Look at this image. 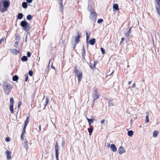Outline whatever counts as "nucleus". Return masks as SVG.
Instances as JSON below:
<instances>
[{
  "mask_svg": "<svg viewBox=\"0 0 160 160\" xmlns=\"http://www.w3.org/2000/svg\"><path fill=\"white\" fill-rule=\"evenodd\" d=\"M146 116L145 122L146 123H148L149 121V120L148 118L149 112H146Z\"/></svg>",
  "mask_w": 160,
  "mask_h": 160,
  "instance_id": "4468645a",
  "label": "nucleus"
},
{
  "mask_svg": "<svg viewBox=\"0 0 160 160\" xmlns=\"http://www.w3.org/2000/svg\"><path fill=\"white\" fill-rule=\"evenodd\" d=\"M108 105L109 106H112L113 105V103L112 100H110L109 101Z\"/></svg>",
  "mask_w": 160,
  "mask_h": 160,
  "instance_id": "2f4dec72",
  "label": "nucleus"
},
{
  "mask_svg": "<svg viewBox=\"0 0 160 160\" xmlns=\"http://www.w3.org/2000/svg\"><path fill=\"white\" fill-rule=\"evenodd\" d=\"M18 43L17 42H16L14 43V45H18Z\"/></svg>",
  "mask_w": 160,
  "mask_h": 160,
  "instance_id": "052dcab7",
  "label": "nucleus"
},
{
  "mask_svg": "<svg viewBox=\"0 0 160 160\" xmlns=\"http://www.w3.org/2000/svg\"><path fill=\"white\" fill-rule=\"evenodd\" d=\"M50 62V60L49 61V62ZM49 63H50V62H49L48 66V67H47L46 68V69H48V70L49 68Z\"/></svg>",
  "mask_w": 160,
  "mask_h": 160,
  "instance_id": "603ef678",
  "label": "nucleus"
},
{
  "mask_svg": "<svg viewBox=\"0 0 160 160\" xmlns=\"http://www.w3.org/2000/svg\"><path fill=\"white\" fill-rule=\"evenodd\" d=\"M125 40V38H121V41H123L124 40Z\"/></svg>",
  "mask_w": 160,
  "mask_h": 160,
  "instance_id": "680f3d73",
  "label": "nucleus"
},
{
  "mask_svg": "<svg viewBox=\"0 0 160 160\" xmlns=\"http://www.w3.org/2000/svg\"><path fill=\"white\" fill-rule=\"evenodd\" d=\"M90 68L92 69H93L95 68V65L94 64L93 65H92V63H90L89 64Z\"/></svg>",
  "mask_w": 160,
  "mask_h": 160,
  "instance_id": "e433bc0d",
  "label": "nucleus"
},
{
  "mask_svg": "<svg viewBox=\"0 0 160 160\" xmlns=\"http://www.w3.org/2000/svg\"><path fill=\"white\" fill-rule=\"evenodd\" d=\"M51 68H53L54 70H55V67L54 66H53L52 65Z\"/></svg>",
  "mask_w": 160,
  "mask_h": 160,
  "instance_id": "0e129e2a",
  "label": "nucleus"
},
{
  "mask_svg": "<svg viewBox=\"0 0 160 160\" xmlns=\"http://www.w3.org/2000/svg\"><path fill=\"white\" fill-rule=\"evenodd\" d=\"M32 18V17L31 15L29 14L28 15L27 17V19L29 20H30Z\"/></svg>",
  "mask_w": 160,
  "mask_h": 160,
  "instance_id": "c85d7f7f",
  "label": "nucleus"
},
{
  "mask_svg": "<svg viewBox=\"0 0 160 160\" xmlns=\"http://www.w3.org/2000/svg\"><path fill=\"white\" fill-rule=\"evenodd\" d=\"M27 55L28 57H30L31 56V53L29 52H28L27 53Z\"/></svg>",
  "mask_w": 160,
  "mask_h": 160,
  "instance_id": "37998d69",
  "label": "nucleus"
},
{
  "mask_svg": "<svg viewBox=\"0 0 160 160\" xmlns=\"http://www.w3.org/2000/svg\"><path fill=\"white\" fill-rule=\"evenodd\" d=\"M77 70V66H76L74 68V70Z\"/></svg>",
  "mask_w": 160,
  "mask_h": 160,
  "instance_id": "69168bd1",
  "label": "nucleus"
},
{
  "mask_svg": "<svg viewBox=\"0 0 160 160\" xmlns=\"http://www.w3.org/2000/svg\"><path fill=\"white\" fill-rule=\"evenodd\" d=\"M78 70H74V72L75 73V74L76 75H78Z\"/></svg>",
  "mask_w": 160,
  "mask_h": 160,
  "instance_id": "c03bdc74",
  "label": "nucleus"
},
{
  "mask_svg": "<svg viewBox=\"0 0 160 160\" xmlns=\"http://www.w3.org/2000/svg\"><path fill=\"white\" fill-rule=\"evenodd\" d=\"M59 147L58 142H56L55 144V150L56 158L57 160H59L58 158V151Z\"/></svg>",
  "mask_w": 160,
  "mask_h": 160,
  "instance_id": "7ed1b4c3",
  "label": "nucleus"
},
{
  "mask_svg": "<svg viewBox=\"0 0 160 160\" xmlns=\"http://www.w3.org/2000/svg\"><path fill=\"white\" fill-rule=\"evenodd\" d=\"M25 81L27 82L28 79V75L27 74H25Z\"/></svg>",
  "mask_w": 160,
  "mask_h": 160,
  "instance_id": "72a5a7b5",
  "label": "nucleus"
},
{
  "mask_svg": "<svg viewBox=\"0 0 160 160\" xmlns=\"http://www.w3.org/2000/svg\"><path fill=\"white\" fill-rule=\"evenodd\" d=\"M59 11L61 12H62L63 11V6L62 5V3L61 2H60V7H59Z\"/></svg>",
  "mask_w": 160,
  "mask_h": 160,
  "instance_id": "b1692460",
  "label": "nucleus"
},
{
  "mask_svg": "<svg viewBox=\"0 0 160 160\" xmlns=\"http://www.w3.org/2000/svg\"><path fill=\"white\" fill-rule=\"evenodd\" d=\"M10 138L9 137H7L6 138V141L7 142H8L10 141Z\"/></svg>",
  "mask_w": 160,
  "mask_h": 160,
  "instance_id": "de8ad7c7",
  "label": "nucleus"
},
{
  "mask_svg": "<svg viewBox=\"0 0 160 160\" xmlns=\"http://www.w3.org/2000/svg\"><path fill=\"white\" fill-rule=\"evenodd\" d=\"M10 104H13L14 102V100L13 98H11L10 99Z\"/></svg>",
  "mask_w": 160,
  "mask_h": 160,
  "instance_id": "7c9ffc66",
  "label": "nucleus"
},
{
  "mask_svg": "<svg viewBox=\"0 0 160 160\" xmlns=\"http://www.w3.org/2000/svg\"><path fill=\"white\" fill-rule=\"evenodd\" d=\"M131 81H129L128 82V84L129 85H130L131 84Z\"/></svg>",
  "mask_w": 160,
  "mask_h": 160,
  "instance_id": "338daca9",
  "label": "nucleus"
},
{
  "mask_svg": "<svg viewBox=\"0 0 160 160\" xmlns=\"http://www.w3.org/2000/svg\"><path fill=\"white\" fill-rule=\"evenodd\" d=\"M133 134V132L132 130H130L128 132V135L129 137H132Z\"/></svg>",
  "mask_w": 160,
  "mask_h": 160,
  "instance_id": "f3484780",
  "label": "nucleus"
},
{
  "mask_svg": "<svg viewBox=\"0 0 160 160\" xmlns=\"http://www.w3.org/2000/svg\"><path fill=\"white\" fill-rule=\"evenodd\" d=\"M12 80L14 81H17L18 79V77L17 75L14 76L12 77Z\"/></svg>",
  "mask_w": 160,
  "mask_h": 160,
  "instance_id": "412c9836",
  "label": "nucleus"
},
{
  "mask_svg": "<svg viewBox=\"0 0 160 160\" xmlns=\"http://www.w3.org/2000/svg\"><path fill=\"white\" fill-rule=\"evenodd\" d=\"M4 40V38H3L1 39H0V45L2 43Z\"/></svg>",
  "mask_w": 160,
  "mask_h": 160,
  "instance_id": "a18cd8bd",
  "label": "nucleus"
},
{
  "mask_svg": "<svg viewBox=\"0 0 160 160\" xmlns=\"http://www.w3.org/2000/svg\"><path fill=\"white\" fill-rule=\"evenodd\" d=\"M113 9L115 10L116 11L119 10L118 5L117 4H113Z\"/></svg>",
  "mask_w": 160,
  "mask_h": 160,
  "instance_id": "2eb2a0df",
  "label": "nucleus"
},
{
  "mask_svg": "<svg viewBox=\"0 0 160 160\" xmlns=\"http://www.w3.org/2000/svg\"><path fill=\"white\" fill-rule=\"evenodd\" d=\"M130 33H128V32H127V33H126L125 34V36L126 37H128L129 35H130Z\"/></svg>",
  "mask_w": 160,
  "mask_h": 160,
  "instance_id": "09e8293b",
  "label": "nucleus"
},
{
  "mask_svg": "<svg viewBox=\"0 0 160 160\" xmlns=\"http://www.w3.org/2000/svg\"><path fill=\"white\" fill-rule=\"evenodd\" d=\"M10 3L9 0H5L3 2V5L4 8H8L10 6Z\"/></svg>",
  "mask_w": 160,
  "mask_h": 160,
  "instance_id": "423d86ee",
  "label": "nucleus"
},
{
  "mask_svg": "<svg viewBox=\"0 0 160 160\" xmlns=\"http://www.w3.org/2000/svg\"><path fill=\"white\" fill-rule=\"evenodd\" d=\"M28 5L27 2H23L22 3V7L24 9H26L27 8Z\"/></svg>",
  "mask_w": 160,
  "mask_h": 160,
  "instance_id": "dca6fc26",
  "label": "nucleus"
},
{
  "mask_svg": "<svg viewBox=\"0 0 160 160\" xmlns=\"http://www.w3.org/2000/svg\"><path fill=\"white\" fill-rule=\"evenodd\" d=\"M131 27L129 29L128 31V33H129L130 34L131 33Z\"/></svg>",
  "mask_w": 160,
  "mask_h": 160,
  "instance_id": "6e6d98bb",
  "label": "nucleus"
},
{
  "mask_svg": "<svg viewBox=\"0 0 160 160\" xmlns=\"http://www.w3.org/2000/svg\"><path fill=\"white\" fill-rule=\"evenodd\" d=\"M21 139H22V140H24V138H23V137H22V136H21Z\"/></svg>",
  "mask_w": 160,
  "mask_h": 160,
  "instance_id": "774afa93",
  "label": "nucleus"
},
{
  "mask_svg": "<svg viewBox=\"0 0 160 160\" xmlns=\"http://www.w3.org/2000/svg\"><path fill=\"white\" fill-rule=\"evenodd\" d=\"M91 13L92 14V15H93V17L94 18H96L97 15V13L91 10Z\"/></svg>",
  "mask_w": 160,
  "mask_h": 160,
  "instance_id": "cd10ccee",
  "label": "nucleus"
},
{
  "mask_svg": "<svg viewBox=\"0 0 160 160\" xmlns=\"http://www.w3.org/2000/svg\"><path fill=\"white\" fill-rule=\"evenodd\" d=\"M157 6H156V10L159 16H160V0H156Z\"/></svg>",
  "mask_w": 160,
  "mask_h": 160,
  "instance_id": "39448f33",
  "label": "nucleus"
},
{
  "mask_svg": "<svg viewBox=\"0 0 160 160\" xmlns=\"http://www.w3.org/2000/svg\"><path fill=\"white\" fill-rule=\"evenodd\" d=\"M87 119L88 121V123L89 125H90L91 124L93 123V120L92 118L89 119L87 117Z\"/></svg>",
  "mask_w": 160,
  "mask_h": 160,
  "instance_id": "a211bd4d",
  "label": "nucleus"
},
{
  "mask_svg": "<svg viewBox=\"0 0 160 160\" xmlns=\"http://www.w3.org/2000/svg\"><path fill=\"white\" fill-rule=\"evenodd\" d=\"M10 111L11 112V113H14L13 104H10Z\"/></svg>",
  "mask_w": 160,
  "mask_h": 160,
  "instance_id": "6ab92c4d",
  "label": "nucleus"
},
{
  "mask_svg": "<svg viewBox=\"0 0 160 160\" xmlns=\"http://www.w3.org/2000/svg\"><path fill=\"white\" fill-rule=\"evenodd\" d=\"M80 36H81V34H80L79 33H78V35L77 36L75 37V38H76L75 41H76V43H79V41H80L79 39L80 38Z\"/></svg>",
  "mask_w": 160,
  "mask_h": 160,
  "instance_id": "9b49d317",
  "label": "nucleus"
},
{
  "mask_svg": "<svg viewBox=\"0 0 160 160\" xmlns=\"http://www.w3.org/2000/svg\"><path fill=\"white\" fill-rule=\"evenodd\" d=\"M29 117H28L25 121L24 122V125H27V124L29 123Z\"/></svg>",
  "mask_w": 160,
  "mask_h": 160,
  "instance_id": "a878e982",
  "label": "nucleus"
},
{
  "mask_svg": "<svg viewBox=\"0 0 160 160\" xmlns=\"http://www.w3.org/2000/svg\"><path fill=\"white\" fill-rule=\"evenodd\" d=\"M111 149L113 152H115L117 151V148L113 144H112L111 145Z\"/></svg>",
  "mask_w": 160,
  "mask_h": 160,
  "instance_id": "1a4fd4ad",
  "label": "nucleus"
},
{
  "mask_svg": "<svg viewBox=\"0 0 160 160\" xmlns=\"http://www.w3.org/2000/svg\"><path fill=\"white\" fill-rule=\"evenodd\" d=\"M39 132H40L41 130V126L40 125H39Z\"/></svg>",
  "mask_w": 160,
  "mask_h": 160,
  "instance_id": "3c124183",
  "label": "nucleus"
},
{
  "mask_svg": "<svg viewBox=\"0 0 160 160\" xmlns=\"http://www.w3.org/2000/svg\"><path fill=\"white\" fill-rule=\"evenodd\" d=\"M82 52H83L84 53V54L83 55L82 54V57H83L85 55V48H84V46H83V49H82Z\"/></svg>",
  "mask_w": 160,
  "mask_h": 160,
  "instance_id": "a19ab883",
  "label": "nucleus"
},
{
  "mask_svg": "<svg viewBox=\"0 0 160 160\" xmlns=\"http://www.w3.org/2000/svg\"><path fill=\"white\" fill-rule=\"evenodd\" d=\"M62 143L61 146H62V148H63L65 146V139L63 138H62Z\"/></svg>",
  "mask_w": 160,
  "mask_h": 160,
  "instance_id": "5701e85b",
  "label": "nucleus"
},
{
  "mask_svg": "<svg viewBox=\"0 0 160 160\" xmlns=\"http://www.w3.org/2000/svg\"><path fill=\"white\" fill-rule=\"evenodd\" d=\"M135 86H136V85H135V83H134L133 84V85H132V88H135Z\"/></svg>",
  "mask_w": 160,
  "mask_h": 160,
  "instance_id": "864d4df0",
  "label": "nucleus"
},
{
  "mask_svg": "<svg viewBox=\"0 0 160 160\" xmlns=\"http://www.w3.org/2000/svg\"><path fill=\"white\" fill-rule=\"evenodd\" d=\"M101 51L103 54H105V50L103 48H101Z\"/></svg>",
  "mask_w": 160,
  "mask_h": 160,
  "instance_id": "f704fd0d",
  "label": "nucleus"
},
{
  "mask_svg": "<svg viewBox=\"0 0 160 160\" xmlns=\"http://www.w3.org/2000/svg\"><path fill=\"white\" fill-rule=\"evenodd\" d=\"M103 22V20L102 19H99L97 21V22L98 23H100Z\"/></svg>",
  "mask_w": 160,
  "mask_h": 160,
  "instance_id": "ea45409f",
  "label": "nucleus"
},
{
  "mask_svg": "<svg viewBox=\"0 0 160 160\" xmlns=\"http://www.w3.org/2000/svg\"><path fill=\"white\" fill-rule=\"evenodd\" d=\"M22 104V102L21 101H19L18 102V109H19L20 108Z\"/></svg>",
  "mask_w": 160,
  "mask_h": 160,
  "instance_id": "58836bf2",
  "label": "nucleus"
},
{
  "mask_svg": "<svg viewBox=\"0 0 160 160\" xmlns=\"http://www.w3.org/2000/svg\"><path fill=\"white\" fill-rule=\"evenodd\" d=\"M105 120L104 119H103L101 121V124H103Z\"/></svg>",
  "mask_w": 160,
  "mask_h": 160,
  "instance_id": "8fccbe9b",
  "label": "nucleus"
},
{
  "mask_svg": "<svg viewBox=\"0 0 160 160\" xmlns=\"http://www.w3.org/2000/svg\"><path fill=\"white\" fill-rule=\"evenodd\" d=\"M24 133H24V132H22V133H21V136H22V137H23V136L24 135Z\"/></svg>",
  "mask_w": 160,
  "mask_h": 160,
  "instance_id": "4d7b16f0",
  "label": "nucleus"
},
{
  "mask_svg": "<svg viewBox=\"0 0 160 160\" xmlns=\"http://www.w3.org/2000/svg\"><path fill=\"white\" fill-rule=\"evenodd\" d=\"M49 101V98H48L47 97L46 103L45 104V107H46V106L47 105V104H48V103Z\"/></svg>",
  "mask_w": 160,
  "mask_h": 160,
  "instance_id": "473e14b6",
  "label": "nucleus"
},
{
  "mask_svg": "<svg viewBox=\"0 0 160 160\" xmlns=\"http://www.w3.org/2000/svg\"><path fill=\"white\" fill-rule=\"evenodd\" d=\"M5 154H6L7 159L8 160H10L11 158V152L8 151H7L5 153Z\"/></svg>",
  "mask_w": 160,
  "mask_h": 160,
  "instance_id": "9d476101",
  "label": "nucleus"
},
{
  "mask_svg": "<svg viewBox=\"0 0 160 160\" xmlns=\"http://www.w3.org/2000/svg\"><path fill=\"white\" fill-rule=\"evenodd\" d=\"M3 87L5 93L7 95L9 94L12 89V87L10 84L4 81L3 83Z\"/></svg>",
  "mask_w": 160,
  "mask_h": 160,
  "instance_id": "f257e3e1",
  "label": "nucleus"
},
{
  "mask_svg": "<svg viewBox=\"0 0 160 160\" xmlns=\"http://www.w3.org/2000/svg\"><path fill=\"white\" fill-rule=\"evenodd\" d=\"M118 151H119V153L120 154H121L125 152L124 148L122 147H120L118 149Z\"/></svg>",
  "mask_w": 160,
  "mask_h": 160,
  "instance_id": "6e6552de",
  "label": "nucleus"
},
{
  "mask_svg": "<svg viewBox=\"0 0 160 160\" xmlns=\"http://www.w3.org/2000/svg\"><path fill=\"white\" fill-rule=\"evenodd\" d=\"M96 40L95 38H92L90 39L89 43L91 45H93L95 43Z\"/></svg>",
  "mask_w": 160,
  "mask_h": 160,
  "instance_id": "f8f14e48",
  "label": "nucleus"
},
{
  "mask_svg": "<svg viewBox=\"0 0 160 160\" xmlns=\"http://www.w3.org/2000/svg\"><path fill=\"white\" fill-rule=\"evenodd\" d=\"M89 36H86V42H87V43H88V41L89 39ZM87 45L88 46V45H89V44L88 43H87Z\"/></svg>",
  "mask_w": 160,
  "mask_h": 160,
  "instance_id": "79ce46f5",
  "label": "nucleus"
},
{
  "mask_svg": "<svg viewBox=\"0 0 160 160\" xmlns=\"http://www.w3.org/2000/svg\"><path fill=\"white\" fill-rule=\"evenodd\" d=\"M20 25L23 28V29L26 32L30 30V26L28 23L25 20L22 21Z\"/></svg>",
  "mask_w": 160,
  "mask_h": 160,
  "instance_id": "f03ea898",
  "label": "nucleus"
},
{
  "mask_svg": "<svg viewBox=\"0 0 160 160\" xmlns=\"http://www.w3.org/2000/svg\"><path fill=\"white\" fill-rule=\"evenodd\" d=\"M82 73L81 72H78V75H76V76H77L78 79V82L79 83H80V81L81 80V79L82 78Z\"/></svg>",
  "mask_w": 160,
  "mask_h": 160,
  "instance_id": "0eeeda50",
  "label": "nucleus"
},
{
  "mask_svg": "<svg viewBox=\"0 0 160 160\" xmlns=\"http://www.w3.org/2000/svg\"><path fill=\"white\" fill-rule=\"evenodd\" d=\"M25 144L26 145V146L28 145V142L27 141H25Z\"/></svg>",
  "mask_w": 160,
  "mask_h": 160,
  "instance_id": "e2e57ef3",
  "label": "nucleus"
},
{
  "mask_svg": "<svg viewBox=\"0 0 160 160\" xmlns=\"http://www.w3.org/2000/svg\"><path fill=\"white\" fill-rule=\"evenodd\" d=\"M86 36H90V34H88V32L87 31H86Z\"/></svg>",
  "mask_w": 160,
  "mask_h": 160,
  "instance_id": "5fc2aeb1",
  "label": "nucleus"
},
{
  "mask_svg": "<svg viewBox=\"0 0 160 160\" xmlns=\"http://www.w3.org/2000/svg\"><path fill=\"white\" fill-rule=\"evenodd\" d=\"M93 128L91 127L90 128L88 129V132L90 135H91V133L92 132Z\"/></svg>",
  "mask_w": 160,
  "mask_h": 160,
  "instance_id": "bb28decb",
  "label": "nucleus"
},
{
  "mask_svg": "<svg viewBox=\"0 0 160 160\" xmlns=\"http://www.w3.org/2000/svg\"><path fill=\"white\" fill-rule=\"evenodd\" d=\"M15 39L17 40H19L20 38V36L18 34H16L15 35Z\"/></svg>",
  "mask_w": 160,
  "mask_h": 160,
  "instance_id": "c756f323",
  "label": "nucleus"
},
{
  "mask_svg": "<svg viewBox=\"0 0 160 160\" xmlns=\"http://www.w3.org/2000/svg\"><path fill=\"white\" fill-rule=\"evenodd\" d=\"M27 2L28 3H31L32 2V0H26Z\"/></svg>",
  "mask_w": 160,
  "mask_h": 160,
  "instance_id": "49530a36",
  "label": "nucleus"
},
{
  "mask_svg": "<svg viewBox=\"0 0 160 160\" xmlns=\"http://www.w3.org/2000/svg\"><path fill=\"white\" fill-rule=\"evenodd\" d=\"M158 132L157 131H154L153 133V136L154 137H156L158 135Z\"/></svg>",
  "mask_w": 160,
  "mask_h": 160,
  "instance_id": "393cba45",
  "label": "nucleus"
},
{
  "mask_svg": "<svg viewBox=\"0 0 160 160\" xmlns=\"http://www.w3.org/2000/svg\"><path fill=\"white\" fill-rule=\"evenodd\" d=\"M21 60L23 61H26L28 60V58L26 56H23L21 58Z\"/></svg>",
  "mask_w": 160,
  "mask_h": 160,
  "instance_id": "4be33fe9",
  "label": "nucleus"
},
{
  "mask_svg": "<svg viewBox=\"0 0 160 160\" xmlns=\"http://www.w3.org/2000/svg\"><path fill=\"white\" fill-rule=\"evenodd\" d=\"M7 9H8L7 8H3V9H1V12H2V13L4 12H5V11H7Z\"/></svg>",
  "mask_w": 160,
  "mask_h": 160,
  "instance_id": "c9c22d12",
  "label": "nucleus"
},
{
  "mask_svg": "<svg viewBox=\"0 0 160 160\" xmlns=\"http://www.w3.org/2000/svg\"><path fill=\"white\" fill-rule=\"evenodd\" d=\"M92 97L93 98V101L99 98V93L97 92L96 90H94L92 93Z\"/></svg>",
  "mask_w": 160,
  "mask_h": 160,
  "instance_id": "20e7f679",
  "label": "nucleus"
},
{
  "mask_svg": "<svg viewBox=\"0 0 160 160\" xmlns=\"http://www.w3.org/2000/svg\"><path fill=\"white\" fill-rule=\"evenodd\" d=\"M33 73V72L31 70L29 71L28 72V74L30 76H32Z\"/></svg>",
  "mask_w": 160,
  "mask_h": 160,
  "instance_id": "4c0bfd02",
  "label": "nucleus"
},
{
  "mask_svg": "<svg viewBox=\"0 0 160 160\" xmlns=\"http://www.w3.org/2000/svg\"><path fill=\"white\" fill-rule=\"evenodd\" d=\"M23 14L22 13H19L18 14L17 16L18 19H22L23 18Z\"/></svg>",
  "mask_w": 160,
  "mask_h": 160,
  "instance_id": "aec40b11",
  "label": "nucleus"
},
{
  "mask_svg": "<svg viewBox=\"0 0 160 160\" xmlns=\"http://www.w3.org/2000/svg\"><path fill=\"white\" fill-rule=\"evenodd\" d=\"M92 8L91 6H88V9H90Z\"/></svg>",
  "mask_w": 160,
  "mask_h": 160,
  "instance_id": "bf43d9fd",
  "label": "nucleus"
},
{
  "mask_svg": "<svg viewBox=\"0 0 160 160\" xmlns=\"http://www.w3.org/2000/svg\"><path fill=\"white\" fill-rule=\"evenodd\" d=\"M27 125H24L23 128V130H26V127Z\"/></svg>",
  "mask_w": 160,
  "mask_h": 160,
  "instance_id": "13d9d810",
  "label": "nucleus"
},
{
  "mask_svg": "<svg viewBox=\"0 0 160 160\" xmlns=\"http://www.w3.org/2000/svg\"><path fill=\"white\" fill-rule=\"evenodd\" d=\"M11 52L14 54H17L19 53L18 51L15 49H12L10 50Z\"/></svg>",
  "mask_w": 160,
  "mask_h": 160,
  "instance_id": "ddd939ff",
  "label": "nucleus"
}]
</instances>
